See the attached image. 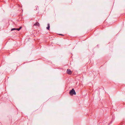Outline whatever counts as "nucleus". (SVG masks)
<instances>
[{"label":"nucleus","mask_w":125,"mask_h":125,"mask_svg":"<svg viewBox=\"0 0 125 125\" xmlns=\"http://www.w3.org/2000/svg\"><path fill=\"white\" fill-rule=\"evenodd\" d=\"M69 94L71 95H73V94L75 95L76 93L73 89H72L71 90H70Z\"/></svg>","instance_id":"obj_1"},{"label":"nucleus","mask_w":125,"mask_h":125,"mask_svg":"<svg viewBox=\"0 0 125 125\" xmlns=\"http://www.w3.org/2000/svg\"><path fill=\"white\" fill-rule=\"evenodd\" d=\"M67 73L69 74H71L72 73V72L69 69H68L67 71Z\"/></svg>","instance_id":"obj_2"},{"label":"nucleus","mask_w":125,"mask_h":125,"mask_svg":"<svg viewBox=\"0 0 125 125\" xmlns=\"http://www.w3.org/2000/svg\"><path fill=\"white\" fill-rule=\"evenodd\" d=\"M39 24L38 22H36L34 24V26H39Z\"/></svg>","instance_id":"obj_3"},{"label":"nucleus","mask_w":125,"mask_h":125,"mask_svg":"<svg viewBox=\"0 0 125 125\" xmlns=\"http://www.w3.org/2000/svg\"><path fill=\"white\" fill-rule=\"evenodd\" d=\"M48 27H47V29H48V30H49V29L50 28V25H49V24H48Z\"/></svg>","instance_id":"obj_4"},{"label":"nucleus","mask_w":125,"mask_h":125,"mask_svg":"<svg viewBox=\"0 0 125 125\" xmlns=\"http://www.w3.org/2000/svg\"><path fill=\"white\" fill-rule=\"evenodd\" d=\"M16 28H13L11 30V31H12L14 30H16Z\"/></svg>","instance_id":"obj_5"},{"label":"nucleus","mask_w":125,"mask_h":125,"mask_svg":"<svg viewBox=\"0 0 125 125\" xmlns=\"http://www.w3.org/2000/svg\"><path fill=\"white\" fill-rule=\"evenodd\" d=\"M20 30V29H16V30H17L18 31H19Z\"/></svg>","instance_id":"obj_6"},{"label":"nucleus","mask_w":125,"mask_h":125,"mask_svg":"<svg viewBox=\"0 0 125 125\" xmlns=\"http://www.w3.org/2000/svg\"><path fill=\"white\" fill-rule=\"evenodd\" d=\"M22 28L21 27H20V28H19V29H21V28Z\"/></svg>","instance_id":"obj_7"},{"label":"nucleus","mask_w":125,"mask_h":125,"mask_svg":"<svg viewBox=\"0 0 125 125\" xmlns=\"http://www.w3.org/2000/svg\"><path fill=\"white\" fill-rule=\"evenodd\" d=\"M60 35H62V34H60Z\"/></svg>","instance_id":"obj_8"}]
</instances>
